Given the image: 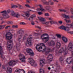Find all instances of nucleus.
<instances>
[{
	"label": "nucleus",
	"instance_id": "obj_37",
	"mask_svg": "<svg viewBox=\"0 0 73 73\" xmlns=\"http://www.w3.org/2000/svg\"><path fill=\"white\" fill-rule=\"evenodd\" d=\"M9 68L8 65H5V70H7Z\"/></svg>",
	"mask_w": 73,
	"mask_h": 73
},
{
	"label": "nucleus",
	"instance_id": "obj_54",
	"mask_svg": "<svg viewBox=\"0 0 73 73\" xmlns=\"http://www.w3.org/2000/svg\"><path fill=\"white\" fill-rule=\"evenodd\" d=\"M25 6L27 7H29V8H31V7H30V6L28 5V4H25Z\"/></svg>",
	"mask_w": 73,
	"mask_h": 73
},
{
	"label": "nucleus",
	"instance_id": "obj_41",
	"mask_svg": "<svg viewBox=\"0 0 73 73\" xmlns=\"http://www.w3.org/2000/svg\"><path fill=\"white\" fill-rule=\"evenodd\" d=\"M49 21L44 22L42 23L43 24H45V25H48V24H49Z\"/></svg>",
	"mask_w": 73,
	"mask_h": 73
},
{
	"label": "nucleus",
	"instance_id": "obj_12",
	"mask_svg": "<svg viewBox=\"0 0 73 73\" xmlns=\"http://www.w3.org/2000/svg\"><path fill=\"white\" fill-rule=\"evenodd\" d=\"M33 41H27V42L25 43V45L26 46H32V43L33 42Z\"/></svg>",
	"mask_w": 73,
	"mask_h": 73
},
{
	"label": "nucleus",
	"instance_id": "obj_61",
	"mask_svg": "<svg viewBox=\"0 0 73 73\" xmlns=\"http://www.w3.org/2000/svg\"><path fill=\"white\" fill-rule=\"evenodd\" d=\"M57 70H60V67L59 66H58L57 67Z\"/></svg>",
	"mask_w": 73,
	"mask_h": 73
},
{
	"label": "nucleus",
	"instance_id": "obj_49",
	"mask_svg": "<svg viewBox=\"0 0 73 73\" xmlns=\"http://www.w3.org/2000/svg\"><path fill=\"white\" fill-rule=\"evenodd\" d=\"M19 8L21 9H24V7L21 5L20 6Z\"/></svg>",
	"mask_w": 73,
	"mask_h": 73
},
{
	"label": "nucleus",
	"instance_id": "obj_25",
	"mask_svg": "<svg viewBox=\"0 0 73 73\" xmlns=\"http://www.w3.org/2000/svg\"><path fill=\"white\" fill-rule=\"evenodd\" d=\"M52 50L50 48H47L46 49V51L47 53H49L50 52H51Z\"/></svg>",
	"mask_w": 73,
	"mask_h": 73
},
{
	"label": "nucleus",
	"instance_id": "obj_48",
	"mask_svg": "<svg viewBox=\"0 0 73 73\" xmlns=\"http://www.w3.org/2000/svg\"><path fill=\"white\" fill-rule=\"evenodd\" d=\"M20 24L22 25H25L26 24V23H25L24 22H21L20 23Z\"/></svg>",
	"mask_w": 73,
	"mask_h": 73
},
{
	"label": "nucleus",
	"instance_id": "obj_5",
	"mask_svg": "<svg viewBox=\"0 0 73 73\" xmlns=\"http://www.w3.org/2000/svg\"><path fill=\"white\" fill-rule=\"evenodd\" d=\"M26 52L29 54L30 56H33L35 54L33 50L29 48H27L26 49Z\"/></svg>",
	"mask_w": 73,
	"mask_h": 73
},
{
	"label": "nucleus",
	"instance_id": "obj_8",
	"mask_svg": "<svg viewBox=\"0 0 73 73\" xmlns=\"http://www.w3.org/2000/svg\"><path fill=\"white\" fill-rule=\"evenodd\" d=\"M11 14L12 16H14L15 17H16L17 18H19V17H20V15L18 14L17 13L15 12L13 10H11Z\"/></svg>",
	"mask_w": 73,
	"mask_h": 73
},
{
	"label": "nucleus",
	"instance_id": "obj_22",
	"mask_svg": "<svg viewBox=\"0 0 73 73\" xmlns=\"http://www.w3.org/2000/svg\"><path fill=\"white\" fill-rule=\"evenodd\" d=\"M59 29H62L63 30H64V31H65V28H66V27L63 25L61 26L60 27H59Z\"/></svg>",
	"mask_w": 73,
	"mask_h": 73
},
{
	"label": "nucleus",
	"instance_id": "obj_23",
	"mask_svg": "<svg viewBox=\"0 0 73 73\" xmlns=\"http://www.w3.org/2000/svg\"><path fill=\"white\" fill-rule=\"evenodd\" d=\"M48 36V34H44L41 35L40 38H42V39L44 38V37H45V36Z\"/></svg>",
	"mask_w": 73,
	"mask_h": 73
},
{
	"label": "nucleus",
	"instance_id": "obj_21",
	"mask_svg": "<svg viewBox=\"0 0 73 73\" xmlns=\"http://www.w3.org/2000/svg\"><path fill=\"white\" fill-rule=\"evenodd\" d=\"M7 73H12V68L9 67L6 71Z\"/></svg>",
	"mask_w": 73,
	"mask_h": 73
},
{
	"label": "nucleus",
	"instance_id": "obj_63",
	"mask_svg": "<svg viewBox=\"0 0 73 73\" xmlns=\"http://www.w3.org/2000/svg\"><path fill=\"white\" fill-rule=\"evenodd\" d=\"M62 15L63 16V17L65 18L66 15L65 14H62Z\"/></svg>",
	"mask_w": 73,
	"mask_h": 73
},
{
	"label": "nucleus",
	"instance_id": "obj_28",
	"mask_svg": "<svg viewBox=\"0 0 73 73\" xmlns=\"http://www.w3.org/2000/svg\"><path fill=\"white\" fill-rule=\"evenodd\" d=\"M65 21L66 22V23H67V24H69V23H70L71 22V21L70 20H67L66 19H64Z\"/></svg>",
	"mask_w": 73,
	"mask_h": 73
},
{
	"label": "nucleus",
	"instance_id": "obj_47",
	"mask_svg": "<svg viewBox=\"0 0 73 73\" xmlns=\"http://www.w3.org/2000/svg\"><path fill=\"white\" fill-rule=\"evenodd\" d=\"M44 15L45 16H49V15L48 13H45Z\"/></svg>",
	"mask_w": 73,
	"mask_h": 73
},
{
	"label": "nucleus",
	"instance_id": "obj_62",
	"mask_svg": "<svg viewBox=\"0 0 73 73\" xmlns=\"http://www.w3.org/2000/svg\"><path fill=\"white\" fill-rule=\"evenodd\" d=\"M10 27H11V26H7L5 27V29H8V27L10 28Z\"/></svg>",
	"mask_w": 73,
	"mask_h": 73
},
{
	"label": "nucleus",
	"instance_id": "obj_7",
	"mask_svg": "<svg viewBox=\"0 0 73 73\" xmlns=\"http://www.w3.org/2000/svg\"><path fill=\"white\" fill-rule=\"evenodd\" d=\"M47 44L49 47L54 46L56 45V43L53 40H50L47 42Z\"/></svg>",
	"mask_w": 73,
	"mask_h": 73
},
{
	"label": "nucleus",
	"instance_id": "obj_18",
	"mask_svg": "<svg viewBox=\"0 0 73 73\" xmlns=\"http://www.w3.org/2000/svg\"><path fill=\"white\" fill-rule=\"evenodd\" d=\"M62 39L64 43H66L68 42V39H67V38H66L65 37L63 36L62 38Z\"/></svg>",
	"mask_w": 73,
	"mask_h": 73
},
{
	"label": "nucleus",
	"instance_id": "obj_52",
	"mask_svg": "<svg viewBox=\"0 0 73 73\" xmlns=\"http://www.w3.org/2000/svg\"><path fill=\"white\" fill-rule=\"evenodd\" d=\"M38 13L39 15H42V13L41 12H38Z\"/></svg>",
	"mask_w": 73,
	"mask_h": 73
},
{
	"label": "nucleus",
	"instance_id": "obj_40",
	"mask_svg": "<svg viewBox=\"0 0 73 73\" xmlns=\"http://www.w3.org/2000/svg\"><path fill=\"white\" fill-rule=\"evenodd\" d=\"M12 28H18V25H13V26H12Z\"/></svg>",
	"mask_w": 73,
	"mask_h": 73
},
{
	"label": "nucleus",
	"instance_id": "obj_14",
	"mask_svg": "<svg viewBox=\"0 0 73 73\" xmlns=\"http://www.w3.org/2000/svg\"><path fill=\"white\" fill-rule=\"evenodd\" d=\"M42 2L44 4H46V5H49V3L51 2H52V1L51 0H48V2H47L45 0H44L42 1Z\"/></svg>",
	"mask_w": 73,
	"mask_h": 73
},
{
	"label": "nucleus",
	"instance_id": "obj_53",
	"mask_svg": "<svg viewBox=\"0 0 73 73\" xmlns=\"http://www.w3.org/2000/svg\"><path fill=\"white\" fill-rule=\"evenodd\" d=\"M60 46L59 45H56V48H58V49H59V48H60Z\"/></svg>",
	"mask_w": 73,
	"mask_h": 73
},
{
	"label": "nucleus",
	"instance_id": "obj_17",
	"mask_svg": "<svg viewBox=\"0 0 73 73\" xmlns=\"http://www.w3.org/2000/svg\"><path fill=\"white\" fill-rule=\"evenodd\" d=\"M37 18L39 20H40V21H42V22H45L46 21V19H45L41 17H38Z\"/></svg>",
	"mask_w": 73,
	"mask_h": 73
},
{
	"label": "nucleus",
	"instance_id": "obj_36",
	"mask_svg": "<svg viewBox=\"0 0 73 73\" xmlns=\"http://www.w3.org/2000/svg\"><path fill=\"white\" fill-rule=\"evenodd\" d=\"M56 36L58 38H61V35L60 34H56Z\"/></svg>",
	"mask_w": 73,
	"mask_h": 73
},
{
	"label": "nucleus",
	"instance_id": "obj_44",
	"mask_svg": "<svg viewBox=\"0 0 73 73\" xmlns=\"http://www.w3.org/2000/svg\"><path fill=\"white\" fill-rule=\"evenodd\" d=\"M11 10L9 9H8V10H7V13L6 14H8V13H11Z\"/></svg>",
	"mask_w": 73,
	"mask_h": 73
},
{
	"label": "nucleus",
	"instance_id": "obj_56",
	"mask_svg": "<svg viewBox=\"0 0 73 73\" xmlns=\"http://www.w3.org/2000/svg\"><path fill=\"white\" fill-rule=\"evenodd\" d=\"M53 50L55 52H56V51H57V48H53Z\"/></svg>",
	"mask_w": 73,
	"mask_h": 73
},
{
	"label": "nucleus",
	"instance_id": "obj_55",
	"mask_svg": "<svg viewBox=\"0 0 73 73\" xmlns=\"http://www.w3.org/2000/svg\"><path fill=\"white\" fill-rule=\"evenodd\" d=\"M68 33H70L71 35H73V31L72 32H68Z\"/></svg>",
	"mask_w": 73,
	"mask_h": 73
},
{
	"label": "nucleus",
	"instance_id": "obj_4",
	"mask_svg": "<svg viewBox=\"0 0 73 73\" xmlns=\"http://www.w3.org/2000/svg\"><path fill=\"white\" fill-rule=\"evenodd\" d=\"M4 49L2 46H0V58L3 61L5 59V56L4 55Z\"/></svg>",
	"mask_w": 73,
	"mask_h": 73
},
{
	"label": "nucleus",
	"instance_id": "obj_9",
	"mask_svg": "<svg viewBox=\"0 0 73 73\" xmlns=\"http://www.w3.org/2000/svg\"><path fill=\"white\" fill-rule=\"evenodd\" d=\"M19 57L21 62H25V57L24 55L20 54L19 55Z\"/></svg>",
	"mask_w": 73,
	"mask_h": 73
},
{
	"label": "nucleus",
	"instance_id": "obj_45",
	"mask_svg": "<svg viewBox=\"0 0 73 73\" xmlns=\"http://www.w3.org/2000/svg\"><path fill=\"white\" fill-rule=\"evenodd\" d=\"M35 71L31 70L29 72H28V73H35Z\"/></svg>",
	"mask_w": 73,
	"mask_h": 73
},
{
	"label": "nucleus",
	"instance_id": "obj_34",
	"mask_svg": "<svg viewBox=\"0 0 73 73\" xmlns=\"http://www.w3.org/2000/svg\"><path fill=\"white\" fill-rule=\"evenodd\" d=\"M25 15L27 17H29V16H30V14H29V13H26Z\"/></svg>",
	"mask_w": 73,
	"mask_h": 73
},
{
	"label": "nucleus",
	"instance_id": "obj_39",
	"mask_svg": "<svg viewBox=\"0 0 73 73\" xmlns=\"http://www.w3.org/2000/svg\"><path fill=\"white\" fill-rule=\"evenodd\" d=\"M23 32V31L22 30H20L18 32L19 34H22V32Z\"/></svg>",
	"mask_w": 73,
	"mask_h": 73
},
{
	"label": "nucleus",
	"instance_id": "obj_6",
	"mask_svg": "<svg viewBox=\"0 0 73 73\" xmlns=\"http://www.w3.org/2000/svg\"><path fill=\"white\" fill-rule=\"evenodd\" d=\"M18 62L19 60H11L9 62L8 65L9 66L15 65L17 63H18Z\"/></svg>",
	"mask_w": 73,
	"mask_h": 73
},
{
	"label": "nucleus",
	"instance_id": "obj_20",
	"mask_svg": "<svg viewBox=\"0 0 73 73\" xmlns=\"http://www.w3.org/2000/svg\"><path fill=\"white\" fill-rule=\"evenodd\" d=\"M47 37H43V38L42 39L43 40H44L46 42H47L48 41L49 39V35L46 36Z\"/></svg>",
	"mask_w": 73,
	"mask_h": 73
},
{
	"label": "nucleus",
	"instance_id": "obj_51",
	"mask_svg": "<svg viewBox=\"0 0 73 73\" xmlns=\"http://www.w3.org/2000/svg\"><path fill=\"white\" fill-rule=\"evenodd\" d=\"M49 4H50V5H54V2H51L49 3Z\"/></svg>",
	"mask_w": 73,
	"mask_h": 73
},
{
	"label": "nucleus",
	"instance_id": "obj_2",
	"mask_svg": "<svg viewBox=\"0 0 73 73\" xmlns=\"http://www.w3.org/2000/svg\"><path fill=\"white\" fill-rule=\"evenodd\" d=\"M62 53H63V54L64 55H70V53L67 50H65L64 49V48H61L58 52V54H62Z\"/></svg>",
	"mask_w": 73,
	"mask_h": 73
},
{
	"label": "nucleus",
	"instance_id": "obj_11",
	"mask_svg": "<svg viewBox=\"0 0 73 73\" xmlns=\"http://www.w3.org/2000/svg\"><path fill=\"white\" fill-rule=\"evenodd\" d=\"M66 61L68 64H72L73 62V58L72 57H69L67 58L66 59Z\"/></svg>",
	"mask_w": 73,
	"mask_h": 73
},
{
	"label": "nucleus",
	"instance_id": "obj_33",
	"mask_svg": "<svg viewBox=\"0 0 73 73\" xmlns=\"http://www.w3.org/2000/svg\"><path fill=\"white\" fill-rule=\"evenodd\" d=\"M29 19V21H33V18H32V17H31V16L30 17Z\"/></svg>",
	"mask_w": 73,
	"mask_h": 73
},
{
	"label": "nucleus",
	"instance_id": "obj_60",
	"mask_svg": "<svg viewBox=\"0 0 73 73\" xmlns=\"http://www.w3.org/2000/svg\"><path fill=\"white\" fill-rule=\"evenodd\" d=\"M41 67L42 68H44V65L43 64H41Z\"/></svg>",
	"mask_w": 73,
	"mask_h": 73
},
{
	"label": "nucleus",
	"instance_id": "obj_27",
	"mask_svg": "<svg viewBox=\"0 0 73 73\" xmlns=\"http://www.w3.org/2000/svg\"><path fill=\"white\" fill-rule=\"evenodd\" d=\"M73 48L72 47H71L70 46H68L67 47V49L71 51L72 50V48Z\"/></svg>",
	"mask_w": 73,
	"mask_h": 73
},
{
	"label": "nucleus",
	"instance_id": "obj_31",
	"mask_svg": "<svg viewBox=\"0 0 73 73\" xmlns=\"http://www.w3.org/2000/svg\"><path fill=\"white\" fill-rule=\"evenodd\" d=\"M39 72L44 71V68H40L39 69Z\"/></svg>",
	"mask_w": 73,
	"mask_h": 73
},
{
	"label": "nucleus",
	"instance_id": "obj_46",
	"mask_svg": "<svg viewBox=\"0 0 73 73\" xmlns=\"http://www.w3.org/2000/svg\"><path fill=\"white\" fill-rule=\"evenodd\" d=\"M5 65H2V69H5Z\"/></svg>",
	"mask_w": 73,
	"mask_h": 73
},
{
	"label": "nucleus",
	"instance_id": "obj_59",
	"mask_svg": "<svg viewBox=\"0 0 73 73\" xmlns=\"http://www.w3.org/2000/svg\"><path fill=\"white\" fill-rule=\"evenodd\" d=\"M40 11H44V9L42 8V7L40 8Z\"/></svg>",
	"mask_w": 73,
	"mask_h": 73
},
{
	"label": "nucleus",
	"instance_id": "obj_13",
	"mask_svg": "<svg viewBox=\"0 0 73 73\" xmlns=\"http://www.w3.org/2000/svg\"><path fill=\"white\" fill-rule=\"evenodd\" d=\"M7 44H8V47H13L12 45H13V41L12 40H9L7 42Z\"/></svg>",
	"mask_w": 73,
	"mask_h": 73
},
{
	"label": "nucleus",
	"instance_id": "obj_50",
	"mask_svg": "<svg viewBox=\"0 0 73 73\" xmlns=\"http://www.w3.org/2000/svg\"><path fill=\"white\" fill-rule=\"evenodd\" d=\"M56 45H58L61 46V43H60V42H57L56 43Z\"/></svg>",
	"mask_w": 73,
	"mask_h": 73
},
{
	"label": "nucleus",
	"instance_id": "obj_29",
	"mask_svg": "<svg viewBox=\"0 0 73 73\" xmlns=\"http://www.w3.org/2000/svg\"><path fill=\"white\" fill-rule=\"evenodd\" d=\"M73 43L72 42H71L69 43V44L68 45V46H71L72 47L73 46Z\"/></svg>",
	"mask_w": 73,
	"mask_h": 73
},
{
	"label": "nucleus",
	"instance_id": "obj_26",
	"mask_svg": "<svg viewBox=\"0 0 73 73\" xmlns=\"http://www.w3.org/2000/svg\"><path fill=\"white\" fill-rule=\"evenodd\" d=\"M11 8H17V6L15 5H14L13 4L11 5Z\"/></svg>",
	"mask_w": 73,
	"mask_h": 73
},
{
	"label": "nucleus",
	"instance_id": "obj_35",
	"mask_svg": "<svg viewBox=\"0 0 73 73\" xmlns=\"http://www.w3.org/2000/svg\"><path fill=\"white\" fill-rule=\"evenodd\" d=\"M69 30H70V29L69 28V27H66V28L65 29V31L67 32V31H69Z\"/></svg>",
	"mask_w": 73,
	"mask_h": 73
},
{
	"label": "nucleus",
	"instance_id": "obj_43",
	"mask_svg": "<svg viewBox=\"0 0 73 73\" xmlns=\"http://www.w3.org/2000/svg\"><path fill=\"white\" fill-rule=\"evenodd\" d=\"M36 15L35 14H33L31 16V17L33 19L34 17H36Z\"/></svg>",
	"mask_w": 73,
	"mask_h": 73
},
{
	"label": "nucleus",
	"instance_id": "obj_10",
	"mask_svg": "<svg viewBox=\"0 0 73 73\" xmlns=\"http://www.w3.org/2000/svg\"><path fill=\"white\" fill-rule=\"evenodd\" d=\"M10 35L9 33H7L5 35L6 39L7 40H11L12 38L13 37V35L12 34Z\"/></svg>",
	"mask_w": 73,
	"mask_h": 73
},
{
	"label": "nucleus",
	"instance_id": "obj_38",
	"mask_svg": "<svg viewBox=\"0 0 73 73\" xmlns=\"http://www.w3.org/2000/svg\"><path fill=\"white\" fill-rule=\"evenodd\" d=\"M49 23H51V24H55L56 23L55 22V21H49Z\"/></svg>",
	"mask_w": 73,
	"mask_h": 73
},
{
	"label": "nucleus",
	"instance_id": "obj_57",
	"mask_svg": "<svg viewBox=\"0 0 73 73\" xmlns=\"http://www.w3.org/2000/svg\"><path fill=\"white\" fill-rule=\"evenodd\" d=\"M26 37H25L23 38V40L24 41H25V40H26Z\"/></svg>",
	"mask_w": 73,
	"mask_h": 73
},
{
	"label": "nucleus",
	"instance_id": "obj_1",
	"mask_svg": "<svg viewBox=\"0 0 73 73\" xmlns=\"http://www.w3.org/2000/svg\"><path fill=\"white\" fill-rule=\"evenodd\" d=\"M46 48V47L45 45L43 43H40L37 44L36 46V50L39 52L45 51Z\"/></svg>",
	"mask_w": 73,
	"mask_h": 73
},
{
	"label": "nucleus",
	"instance_id": "obj_15",
	"mask_svg": "<svg viewBox=\"0 0 73 73\" xmlns=\"http://www.w3.org/2000/svg\"><path fill=\"white\" fill-rule=\"evenodd\" d=\"M40 64H45V59L42 58L40 59Z\"/></svg>",
	"mask_w": 73,
	"mask_h": 73
},
{
	"label": "nucleus",
	"instance_id": "obj_32",
	"mask_svg": "<svg viewBox=\"0 0 73 73\" xmlns=\"http://www.w3.org/2000/svg\"><path fill=\"white\" fill-rule=\"evenodd\" d=\"M59 61H64V59H63V57L62 56H60L59 58Z\"/></svg>",
	"mask_w": 73,
	"mask_h": 73
},
{
	"label": "nucleus",
	"instance_id": "obj_42",
	"mask_svg": "<svg viewBox=\"0 0 73 73\" xmlns=\"http://www.w3.org/2000/svg\"><path fill=\"white\" fill-rule=\"evenodd\" d=\"M6 14H3V15H2L3 16V17L4 18V19H6Z\"/></svg>",
	"mask_w": 73,
	"mask_h": 73
},
{
	"label": "nucleus",
	"instance_id": "obj_24",
	"mask_svg": "<svg viewBox=\"0 0 73 73\" xmlns=\"http://www.w3.org/2000/svg\"><path fill=\"white\" fill-rule=\"evenodd\" d=\"M1 13H2V15H6L7 13V12L6 11V10H4L2 11H1Z\"/></svg>",
	"mask_w": 73,
	"mask_h": 73
},
{
	"label": "nucleus",
	"instance_id": "obj_58",
	"mask_svg": "<svg viewBox=\"0 0 73 73\" xmlns=\"http://www.w3.org/2000/svg\"><path fill=\"white\" fill-rule=\"evenodd\" d=\"M65 18H66V19H69V16H68V15H66Z\"/></svg>",
	"mask_w": 73,
	"mask_h": 73
},
{
	"label": "nucleus",
	"instance_id": "obj_16",
	"mask_svg": "<svg viewBox=\"0 0 73 73\" xmlns=\"http://www.w3.org/2000/svg\"><path fill=\"white\" fill-rule=\"evenodd\" d=\"M32 35L29 36L27 39V41H32Z\"/></svg>",
	"mask_w": 73,
	"mask_h": 73
},
{
	"label": "nucleus",
	"instance_id": "obj_3",
	"mask_svg": "<svg viewBox=\"0 0 73 73\" xmlns=\"http://www.w3.org/2000/svg\"><path fill=\"white\" fill-rule=\"evenodd\" d=\"M28 62H29L30 63L31 65V66H35V67H36V66H37V64L36 62L32 58H28Z\"/></svg>",
	"mask_w": 73,
	"mask_h": 73
},
{
	"label": "nucleus",
	"instance_id": "obj_64",
	"mask_svg": "<svg viewBox=\"0 0 73 73\" xmlns=\"http://www.w3.org/2000/svg\"><path fill=\"white\" fill-rule=\"evenodd\" d=\"M64 60H62L60 61V63L61 64H64Z\"/></svg>",
	"mask_w": 73,
	"mask_h": 73
},
{
	"label": "nucleus",
	"instance_id": "obj_19",
	"mask_svg": "<svg viewBox=\"0 0 73 73\" xmlns=\"http://www.w3.org/2000/svg\"><path fill=\"white\" fill-rule=\"evenodd\" d=\"M47 58L48 60H49L50 59H53V55L52 54H50L47 56Z\"/></svg>",
	"mask_w": 73,
	"mask_h": 73
},
{
	"label": "nucleus",
	"instance_id": "obj_30",
	"mask_svg": "<svg viewBox=\"0 0 73 73\" xmlns=\"http://www.w3.org/2000/svg\"><path fill=\"white\" fill-rule=\"evenodd\" d=\"M5 27V25H2L0 26V30H2L4 29V27Z\"/></svg>",
	"mask_w": 73,
	"mask_h": 73
}]
</instances>
